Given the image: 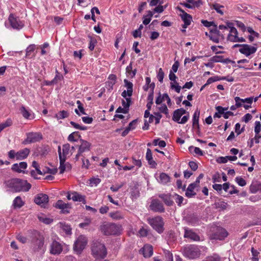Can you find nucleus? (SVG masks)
I'll return each instance as SVG.
<instances>
[{
    "mask_svg": "<svg viewBox=\"0 0 261 261\" xmlns=\"http://www.w3.org/2000/svg\"><path fill=\"white\" fill-rule=\"evenodd\" d=\"M6 186L14 192H28L31 188V185L26 180L14 178L6 181Z\"/></svg>",
    "mask_w": 261,
    "mask_h": 261,
    "instance_id": "f257e3e1",
    "label": "nucleus"
},
{
    "mask_svg": "<svg viewBox=\"0 0 261 261\" xmlns=\"http://www.w3.org/2000/svg\"><path fill=\"white\" fill-rule=\"evenodd\" d=\"M182 252L184 256L191 259L198 258L201 254L199 247L195 245H186L183 247Z\"/></svg>",
    "mask_w": 261,
    "mask_h": 261,
    "instance_id": "f03ea898",
    "label": "nucleus"
},
{
    "mask_svg": "<svg viewBox=\"0 0 261 261\" xmlns=\"http://www.w3.org/2000/svg\"><path fill=\"white\" fill-rule=\"evenodd\" d=\"M33 239L32 243V248L34 251H44V237L36 230L32 231Z\"/></svg>",
    "mask_w": 261,
    "mask_h": 261,
    "instance_id": "7ed1b4c3",
    "label": "nucleus"
},
{
    "mask_svg": "<svg viewBox=\"0 0 261 261\" xmlns=\"http://www.w3.org/2000/svg\"><path fill=\"white\" fill-rule=\"evenodd\" d=\"M147 221L158 233L161 234L164 232L165 223L162 217L157 216L152 218H148Z\"/></svg>",
    "mask_w": 261,
    "mask_h": 261,
    "instance_id": "20e7f679",
    "label": "nucleus"
},
{
    "mask_svg": "<svg viewBox=\"0 0 261 261\" xmlns=\"http://www.w3.org/2000/svg\"><path fill=\"white\" fill-rule=\"evenodd\" d=\"M228 236L227 231L220 226H215L211 228L210 238L211 240H224Z\"/></svg>",
    "mask_w": 261,
    "mask_h": 261,
    "instance_id": "39448f33",
    "label": "nucleus"
},
{
    "mask_svg": "<svg viewBox=\"0 0 261 261\" xmlns=\"http://www.w3.org/2000/svg\"><path fill=\"white\" fill-rule=\"evenodd\" d=\"M92 254L96 258H104L107 255L105 245L100 242H94L92 247Z\"/></svg>",
    "mask_w": 261,
    "mask_h": 261,
    "instance_id": "423d86ee",
    "label": "nucleus"
},
{
    "mask_svg": "<svg viewBox=\"0 0 261 261\" xmlns=\"http://www.w3.org/2000/svg\"><path fill=\"white\" fill-rule=\"evenodd\" d=\"M102 232L107 236L117 235L120 233V227L114 223H107L100 226Z\"/></svg>",
    "mask_w": 261,
    "mask_h": 261,
    "instance_id": "0eeeda50",
    "label": "nucleus"
},
{
    "mask_svg": "<svg viewBox=\"0 0 261 261\" xmlns=\"http://www.w3.org/2000/svg\"><path fill=\"white\" fill-rule=\"evenodd\" d=\"M87 243L86 238L84 236H80L76 239L73 246V249L78 254H80L85 248Z\"/></svg>",
    "mask_w": 261,
    "mask_h": 261,
    "instance_id": "6e6552de",
    "label": "nucleus"
},
{
    "mask_svg": "<svg viewBox=\"0 0 261 261\" xmlns=\"http://www.w3.org/2000/svg\"><path fill=\"white\" fill-rule=\"evenodd\" d=\"M48 196L47 195L43 193H39L36 195L34 201L37 205L42 207L45 208L48 203Z\"/></svg>",
    "mask_w": 261,
    "mask_h": 261,
    "instance_id": "1a4fd4ad",
    "label": "nucleus"
},
{
    "mask_svg": "<svg viewBox=\"0 0 261 261\" xmlns=\"http://www.w3.org/2000/svg\"><path fill=\"white\" fill-rule=\"evenodd\" d=\"M8 21L12 28L16 30H20L24 27V23L21 21L19 17L11 14L8 18Z\"/></svg>",
    "mask_w": 261,
    "mask_h": 261,
    "instance_id": "9d476101",
    "label": "nucleus"
},
{
    "mask_svg": "<svg viewBox=\"0 0 261 261\" xmlns=\"http://www.w3.org/2000/svg\"><path fill=\"white\" fill-rule=\"evenodd\" d=\"M42 138V135L40 133H29L27 134V138L23 142V144H27L35 143L39 141Z\"/></svg>",
    "mask_w": 261,
    "mask_h": 261,
    "instance_id": "9b49d317",
    "label": "nucleus"
},
{
    "mask_svg": "<svg viewBox=\"0 0 261 261\" xmlns=\"http://www.w3.org/2000/svg\"><path fill=\"white\" fill-rule=\"evenodd\" d=\"M63 246L59 242L54 240L50 245L49 252L53 255H59L63 251Z\"/></svg>",
    "mask_w": 261,
    "mask_h": 261,
    "instance_id": "f8f14e48",
    "label": "nucleus"
},
{
    "mask_svg": "<svg viewBox=\"0 0 261 261\" xmlns=\"http://www.w3.org/2000/svg\"><path fill=\"white\" fill-rule=\"evenodd\" d=\"M184 235L185 238L189 239L192 241L198 242L200 241V237L196 232H195L192 229L188 227H184Z\"/></svg>",
    "mask_w": 261,
    "mask_h": 261,
    "instance_id": "ddd939ff",
    "label": "nucleus"
},
{
    "mask_svg": "<svg viewBox=\"0 0 261 261\" xmlns=\"http://www.w3.org/2000/svg\"><path fill=\"white\" fill-rule=\"evenodd\" d=\"M150 208L154 212L161 213L165 212V208L163 203L156 199L152 200L150 205Z\"/></svg>",
    "mask_w": 261,
    "mask_h": 261,
    "instance_id": "4468645a",
    "label": "nucleus"
},
{
    "mask_svg": "<svg viewBox=\"0 0 261 261\" xmlns=\"http://www.w3.org/2000/svg\"><path fill=\"white\" fill-rule=\"evenodd\" d=\"M257 50V47L249 45L247 44H244L243 48L239 49V51L245 55L246 57L254 54Z\"/></svg>",
    "mask_w": 261,
    "mask_h": 261,
    "instance_id": "2eb2a0df",
    "label": "nucleus"
},
{
    "mask_svg": "<svg viewBox=\"0 0 261 261\" xmlns=\"http://www.w3.org/2000/svg\"><path fill=\"white\" fill-rule=\"evenodd\" d=\"M169 78L170 81L173 82H171L170 83V87L172 89H174L175 91L177 93H179L180 91V90L181 89V87L178 85V83H177L176 79H177V76L176 75L172 72V71H170L169 75Z\"/></svg>",
    "mask_w": 261,
    "mask_h": 261,
    "instance_id": "dca6fc26",
    "label": "nucleus"
},
{
    "mask_svg": "<svg viewBox=\"0 0 261 261\" xmlns=\"http://www.w3.org/2000/svg\"><path fill=\"white\" fill-rule=\"evenodd\" d=\"M124 83L125 87L127 88V90H124L121 93V96L124 98H126L127 96L128 97L132 96L133 92V83L126 79L124 80Z\"/></svg>",
    "mask_w": 261,
    "mask_h": 261,
    "instance_id": "f3484780",
    "label": "nucleus"
},
{
    "mask_svg": "<svg viewBox=\"0 0 261 261\" xmlns=\"http://www.w3.org/2000/svg\"><path fill=\"white\" fill-rule=\"evenodd\" d=\"M178 9L179 11L182 13V14H181L180 15L182 20L184 22V24L182 25V28L186 29L191 24L192 17L190 14L185 12L181 9L179 8Z\"/></svg>",
    "mask_w": 261,
    "mask_h": 261,
    "instance_id": "a211bd4d",
    "label": "nucleus"
},
{
    "mask_svg": "<svg viewBox=\"0 0 261 261\" xmlns=\"http://www.w3.org/2000/svg\"><path fill=\"white\" fill-rule=\"evenodd\" d=\"M144 257H150L153 254V247L151 245L145 244L139 251Z\"/></svg>",
    "mask_w": 261,
    "mask_h": 261,
    "instance_id": "6ab92c4d",
    "label": "nucleus"
},
{
    "mask_svg": "<svg viewBox=\"0 0 261 261\" xmlns=\"http://www.w3.org/2000/svg\"><path fill=\"white\" fill-rule=\"evenodd\" d=\"M186 1L187 3H181V5L189 9L198 8L202 5L201 0H198L197 1L194 0H186Z\"/></svg>",
    "mask_w": 261,
    "mask_h": 261,
    "instance_id": "aec40b11",
    "label": "nucleus"
},
{
    "mask_svg": "<svg viewBox=\"0 0 261 261\" xmlns=\"http://www.w3.org/2000/svg\"><path fill=\"white\" fill-rule=\"evenodd\" d=\"M55 206L56 208L61 210L62 213L64 214L69 213L68 209L71 208L69 204L66 203L61 200H58L56 202Z\"/></svg>",
    "mask_w": 261,
    "mask_h": 261,
    "instance_id": "412c9836",
    "label": "nucleus"
},
{
    "mask_svg": "<svg viewBox=\"0 0 261 261\" xmlns=\"http://www.w3.org/2000/svg\"><path fill=\"white\" fill-rule=\"evenodd\" d=\"M80 141L81 144L79 146L78 150L80 153H83L90 150L91 144L89 142L82 139L80 140Z\"/></svg>",
    "mask_w": 261,
    "mask_h": 261,
    "instance_id": "4be33fe9",
    "label": "nucleus"
},
{
    "mask_svg": "<svg viewBox=\"0 0 261 261\" xmlns=\"http://www.w3.org/2000/svg\"><path fill=\"white\" fill-rule=\"evenodd\" d=\"M159 197L161 198L164 203L169 206H172L174 202L172 199V195L170 194H162L159 195Z\"/></svg>",
    "mask_w": 261,
    "mask_h": 261,
    "instance_id": "5701e85b",
    "label": "nucleus"
},
{
    "mask_svg": "<svg viewBox=\"0 0 261 261\" xmlns=\"http://www.w3.org/2000/svg\"><path fill=\"white\" fill-rule=\"evenodd\" d=\"M238 37V32L236 28H231L229 30V33L227 36V40L232 42H236V40Z\"/></svg>",
    "mask_w": 261,
    "mask_h": 261,
    "instance_id": "b1692460",
    "label": "nucleus"
},
{
    "mask_svg": "<svg viewBox=\"0 0 261 261\" xmlns=\"http://www.w3.org/2000/svg\"><path fill=\"white\" fill-rule=\"evenodd\" d=\"M30 151V149L27 148L17 151L16 153V160H21L27 158L29 154Z\"/></svg>",
    "mask_w": 261,
    "mask_h": 261,
    "instance_id": "393cba45",
    "label": "nucleus"
},
{
    "mask_svg": "<svg viewBox=\"0 0 261 261\" xmlns=\"http://www.w3.org/2000/svg\"><path fill=\"white\" fill-rule=\"evenodd\" d=\"M27 167V163L24 162H20L19 164H14L12 165V169L18 173L23 172V169Z\"/></svg>",
    "mask_w": 261,
    "mask_h": 261,
    "instance_id": "a878e982",
    "label": "nucleus"
},
{
    "mask_svg": "<svg viewBox=\"0 0 261 261\" xmlns=\"http://www.w3.org/2000/svg\"><path fill=\"white\" fill-rule=\"evenodd\" d=\"M146 159L148 161V164L152 168H155L157 164L152 159V155L151 150L149 148H147L146 154Z\"/></svg>",
    "mask_w": 261,
    "mask_h": 261,
    "instance_id": "bb28decb",
    "label": "nucleus"
},
{
    "mask_svg": "<svg viewBox=\"0 0 261 261\" xmlns=\"http://www.w3.org/2000/svg\"><path fill=\"white\" fill-rule=\"evenodd\" d=\"M159 182L163 185H167L170 182V177L166 173L162 172L160 174L159 179H157Z\"/></svg>",
    "mask_w": 261,
    "mask_h": 261,
    "instance_id": "cd10ccee",
    "label": "nucleus"
},
{
    "mask_svg": "<svg viewBox=\"0 0 261 261\" xmlns=\"http://www.w3.org/2000/svg\"><path fill=\"white\" fill-rule=\"evenodd\" d=\"M71 199L73 201L82 202L84 204L86 203L85 196L82 195L76 192L71 193Z\"/></svg>",
    "mask_w": 261,
    "mask_h": 261,
    "instance_id": "c85d7f7f",
    "label": "nucleus"
},
{
    "mask_svg": "<svg viewBox=\"0 0 261 261\" xmlns=\"http://www.w3.org/2000/svg\"><path fill=\"white\" fill-rule=\"evenodd\" d=\"M196 188L192 184H190L186 189L185 195L188 198H191L196 195V193L194 191Z\"/></svg>",
    "mask_w": 261,
    "mask_h": 261,
    "instance_id": "c756f323",
    "label": "nucleus"
},
{
    "mask_svg": "<svg viewBox=\"0 0 261 261\" xmlns=\"http://www.w3.org/2000/svg\"><path fill=\"white\" fill-rule=\"evenodd\" d=\"M200 116V111L197 109L193 115V126L194 127H197V128H199V118Z\"/></svg>",
    "mask_w": 261,
    "mask_h": 261,
    "instance_id": "7c9ffc66",
    "label": "nucleus"
},
{
    "mask_svg": "<svg viewBox=\"0 0 261 261\" xmlns=\"http://www.w3.org/2000/svg\"><path fill=\"white\" fill-rule=\"evenodd\" d=\"M210 7L211 9L215 10L218 13L221 14V15L224 14L223 11L221 10V8H223L224 7V6L221 5L218 3H214L211 4L210 5Z\"/></svg>",
    "mask_w": 261,
    "mask_h": 261,
    "instance_id": "2f4dec72",
    "label": "nucleus"
},
{
    "mask_svg": "<svg viewBox=\"0 0 261 261\" xmlns=\"http://www.w3.org/2000/svg\"><path fill=\"white\" fill-rule=\"evenodd\" d=\"M13 204L15 207L20 208L24 204V202L20 196H17L14 199Z\"/></svg>",
    "mask_w": 261,
    "mask_h": 261,
    "instance_id": "473e14b6",
    "label": "nucleus"
},
{
    "mask_svg": "<svg viewBox=\"0 0 261 261\" xmlns=\"http://www.w3.org/2000/svg\"><path fill=\"white\" fill-rule=\"evenodd\" d=\"M126 72L128 74V76H130L131 77H135L137 70L135 69L134 70H132V63H130L129 65H128L126 68Z\"/></svg>",
    "mask_w": 261,
    "mask_h": 261,
    "instance_id": "72a5a7b5",
    "label": "nucleus"
},
{
    "mask_svg": "<svg viewBox=\"0 0 261 261\" xmlns=\"http://www.w3.org/2000/svg\"><path fill=\"white\" fill-rule=\"evenodd\" d=\"M189 150L191 153L194 152L196 154L199 155L200 156L203 155V151L199 147L191 146L189 147Z\"/></svg>",
    "mask_w": 261,
    "mask_h": 261,
    "instance_id": "f704fd0d",
    "label": "nucleus"
},
{
    "mask_svg": "<svg viewBox=\"0 0 261 261\" xmlns=\"http://www.w3.org/2000/svg\"><path fill=\"white\" fill-rule=\"evenodd\" d=\"M81 137V135L79 132H74L71 134H70L68 137V140L70 142H75L77 141V138H80Z\"/></svg>",
    "mask_w": 261,
    "mask_h": 261,
    "instance_id": "c9c22d12",
    "label": "nucleus"
},
{
    "mask_svg": "<svg viewBox=\"0 0 261 261\" xmlns=\"http://www.w3.org/2000/svg\"><path fill=\"white\" fill-rule=\"evenodd\" d=\"M202 261H221V257L217 254L206 257Z\"/></svg>",
    "mask_w": 261,
    "mask_h": 261,
    "instance_id": "e433bc0d",
    "label": "nucleus"
},
{
    "mask_svg": "<svg viewBox=\"0 0 261 261\" xmlns=\"http://www.w3.org/2000/svg\"><path fill=\"white\" fill-rule=\"evenodd\" d=\"M68 116L69 113L67 112V111L63 110L60 111L58 113L56 114L55 115V117L57 119H62L68 117Z\"/></svg>",
    "mask_w": 261,
    "mask_h": 261,
    "instance_id": "4c0bfd02",
    "label": "nucleus"
},
{
    "mask_svg": "<svg viewBox=\"0 0 261 261\" xmlns=\"http://www.w3.org/2000/svg\"><path fill=\"white\" fill-rule=\"evenodd\" d=\"M251 252L252 254L251 260L252 261H258L259 257L258 255L259 254V252L257 250L255 249L253 247H252L251 249Z\"/></svg>",
    "mask_w": 261,
    "mask_h": 261,
    "instance_id": "58836bf2",
    "label": "nucleus"
},
{
    "mask_svg": "<svg viewBox=\"0 0 261 261\" xmlns=\"http://www.w3.org/2000/svg\"><path fill=\"white\" fill-rule=\"evenodd\" d=\"M158 110L160 111L159 113H162L166 115L167 117H169L168 109L165 104H162L161 106L158 107Z\"/></svg>",
    "mask_w": 261,
    "mask_h": 261,
    "instance_id": "ea45409f",
    "label": "nucleus"
},
{
    "mask_svg": "<svg viewBox=\"0 0 261 261\" xmlns=\"http://www.w3.org/2000/svg\"><path fill=\"white\" fill-rule=\"evenodd\" d=\"M70 146L69 144L67 143L63 145L62 146V151L63 155V157L64 159H66V156L69 154V150H70Z\"/></svg>",
    "mask_w": 261,
    "mask_h": 261,
    "instance_id": "a19ab883",
    "label": "nucleus"
},
{
    "mask_svg": "<svg viewBox=\"0 0 261 261\" xmlns=\"http://www.w3.org/2000/svg\"><path fill=\"white\" fill-rule=\"evenodd\" d=\"M60 159V167H59L60 173L62 174L64 173V172L65 170V162L66 159H64V157H63V158H62V157L60 156V159Z\"/></svg>",
    "mask_w": 261,
    "mask_h": 261,
    "instance_id": "79ce46f5",
    "label": "nucleus"
},
{
    "mask_svg": "<svg viewBox=\"0 0 261 261\" xmlns=\"http://www.w3.org/2000/svg\"><path fill=\"white\" fill-rule=\"evenodd\" d=\"M125 98V100H123V99L122 100V105L123 107V108H124L125 109H126V110H128V111L129 107L131 103V99H130V97H126V98Z\"/></svg>",
    "mask_w": 261,
    "mask_h": 261,
    "instance_id": "37998d69",
    "label": "nucleus"
},
{
    "mask_svg": "<svg viewBox=\"0 0 261 261\" xmlns=\"http://www.w3.org/2000/svg\"><path fill=\"white\" fill-rule=\"evenodd\" d=\"M181 115L179 113L178 110H176L173 112L172 119L173 121L176 122H179L180 118L181 117Z\"/></svg>",
    "mask_w": 261,
    "mask_h": 261,
    "instance_id": "c03bdc74",
    "label": "nucleus"
},
{
    "mask_svg": "<svg viewBox=\"0 0 261 261\" xmlns=\"http://www.w3.org/2000/svg\"><path fill=\"white\" fill-rule=\"evenodd\" d=\"M36 48V45L35 44L30 45L26 49L25 55L27 57L30 56L32 52H33Z\"/></svg>",
    "mask_w": 261,
    "mask_h": 261,
    "instance_id": "a18cd8bd",
    "label": "nucleus"
},
{
    "mask_svg": "<svg viewBox=\"0 0 261 261\" xmlns=\"http://www.w3.org/2000/svg\"><path fill=\"white\" fill-rule=\"evenodd\" d=\"M21 113L23 117L25 118L28 119L30 116V112L25 108L24 106H21L20 109Z\"/></svg>",
    "mask_w": 261,
    "mask_h": 261,
    "instance_id": "49530a36",
    "label": "nucleus"
},
{
    "mask_svg": "<svg viewBox=\"0 0 261 261\" xmlns=\"http://www.w3.org/2000/svg\"><path fill=\"white\" fill-rule=\"evenodd\" d=\"M61 226L63 230L67 234H70L71 233V228L69 225L66 224L61 223Z\"/></svg>",
    "mask_w": 261,
    "mask_h": 261,
    "instance_id": "de8ad7c7",
    "label": "nucleus"
},
{
    "mask_svg": "<svg viewBox=\"0 0 261 261\" xmlns=\"http://www.w3.org/2000/svg\"><path fill=\"white\" fill-rule=\"evenodd\" d=\"M164 77V72L163 69L161 68H160L159 69L158 74H157L158 80L161 83H162L163 82Z\"/></svg>",
    "mask_w": 261,
    "mask_h": 261,
    "instance_id": "09e8293b",
    "label": "nucleus"
},
{
    "mask_svg": "<svg viewBox=\"0 0 261 261\" xmlns=\"http://www.w3.org/2000/svg\"><path fill=\"white\" fill-rule=\"evenodd\" d=\"M138 233L139 236L141 237H146L148 234V230L147 228L142 227L139 229Z\"/></svg>",
    "mask_w": 261,
    "mask_h": 261,
    "instance_id": "8fccbe9b",
    "label": "nucleus"
},
{
    "mask_svg": "<svg viewBox=\"0 0 261 261\" xmlns=\"http://www.w3.org/2000/svg\"><path fill=\"white\" fill-rule=\"evenodd\" d=\"M223 57L222 56H214L210 59V61L212 62H221L222 63Z\"/></svg>",
    "mask_w": 261,
    "mask_h": 261,
    "instance_id": "3c124183",
    "label": "nucleus"
},
{
    "mask_svg": "<svg viewBox=\"0 0 261 261\" xmlns=\"http://www.w3.org/2000/svg\"><path fill=\"white\" fill-rule=\"evenodd\" d=\"M235 181L241 187L245 186L246 185V181L240 176H238L236 177Z\"/></svg>",
    "mask_w": 261,
    "mask_h": 261,
    "instance_id": "603ef678",
    "label": "nucleus"
},
{
    "mask_svg": "<svg viewBox=\"0 0 261 261\" xmlns=\"http://www.w3.org/2000/svg\"><path fill=\"white\" fill-rule=\"evenodd\" d=\"M63 79V76L61 74H59V75L58 74L56 75L54 79L52 81H50L49 84H57L59 81H61Z\"/></svg>",
    "mask_w": 261,
    "mask_h": 261,
    "instance_id": "864d4df0",
    "label": "nucleus"
},
{
    "mask_svg": "<svg viewBox=\"0 0 261 261\" xmlns=\"http://www.w3.org/2000/svg\"><path fill=\"white\" fill-rule=\"evenodd\" d=\"M97 43V41L95 39L91 37H90V42H89V49L92 51L95 46L96 43Z\"/></svg>",
    "mask_w": 261,
    "mask_h": 261,
    "instance_id": "5fc2aeb1",
    "label": "nucleus"
},
{
    "mask_svg": "<svg viewBox=\"0 0 261 261\" xmlns=\"http://www.w3.org/2000/svg\"><path fill=\"white\" fill-rule=\"evenodd\" d=\"M175 197V202L177 203V205L179 206H181V204L184 201V197L178 195L177 194H174V195L172 196V197Z\"/></svg>",
    "mask_w": 261,
    "mask_h": 261,
    "instance_id": "6e6d98bb",
    "label": "nucleus"
},
{
    "mask_svg": "<svg viewBox=\"0 0 261 261\" xmlns=\"http://www.w3.org/2000/svg\"><path fill=\"white\" fill-rule=\"evenodd\" d=\"M220 81V77L218 76H215L210 77L206 81V85H208L215 82Z\"/></svg>",
    "mask_w": 261,
    "mask_h": 261,
    "instance_id": "4d7b16f0",
    "label": "nucleus"
},
{
    "mask_svg": "<svg viewBox=\"0 0 261 261\" xmlns=\"http://www.w3.org/2000/svg\"><path fill=\"white\" fill-rule=\"evenodd\" d=\"M210 34H214V35H217V36H218L219 37V36H221L222 38H223V35H220V32L217 29V25L216 24L214 25V28H213L212 29L210 30Z\"/></svg>",
    "mask_w": 261,
    "mask_h": 261,
    "instance_id": "13d9d810",
    "label": "nucleus"
},
{
    "mask_svg": "<svg viewBox=\"0 0 261 261\" xmlns=\"http://www.w3.org/2000/svg\"><path fill=\"white\" fill-rule=\"evenodd\" d=\"M39 220L45 224H49L53 222V219L48 218H45L43 217L39 216L38 217Z\"/></svg>",
    "mask_w": 261,
    "mask_h": 261,
    "instance_id": "bf43d9fd",
    "label": "nucleus"
},
{
    "mask_svg": "<svg viewBox=\"0 0 261 261\" xmlns=\"http://www.w3.org/2000/svg\"><path fill=\"white\" fill-rule=\"evenodd\" d=\"M57 168H53L50 169L48 167H45L44 169H43V172L44 173H48L51 174H55L57 172Z\"/></svg>",
    "mask_w": 261,
    "mask_h": 261,
    "instance_id": "052dcab7",
    "label": "nucleus"
},
{
    "mask_svg": "<svg viewBox=\"0 0 261 261\" xmlns=\"http://www.w3.org/2000/svg\"><path fill=\"white\" fill-rule=\"evenodd\" d=\"M110 216L112 218L115 219H120L122 218L120 213L118 212H116L115 213H111L110 214Z\"/></svg>",
    "mask_w": 261,
    "mask_h": 261,
    "instance_id": "680f3d73",
    "label": "nucleus"
},
{
    "mask_svg": "<svg viewBox=\"0 0 261 261\" xmlns=\"http://www.w3.org/2000/svg\"><path fill=\"white\" fill-rule=\"evenodd\" d=\"M208 37L210 38V40H211L215 43H218L219 42V36L217 35H215L213 34H210L208 35Z\"/></svg>",
    "mask_w": 261,
    "mask_h": 261,
    "instance_id": "e2e57ef3",
    "label": "nucleus"
},
{
    "mask_svg": "<svg viewBox=\"0 0 261 261\" xmlns=\"http://www.w3.org/2000/svg\"><path fill=\"white\" fill-rule=\"evenodd\" d=\"M124 185V183H122L119 185H116L115 186H112L110 187V189L113 192H117L120 188H121Z\"/></svg>",
    "mask_w": 261,
    "mask_h": 261,
    "instance_id": "0e129e2a",
    "label": "nucleus"
},
{
    "mask_svg": "<svg viewBox=\"0 0 261 261\" xmlns=\"http://www.w3.org/2000/svg\"><path fill=\"white\" fill-rule=\"evenodd\" d=\"M216 161L218 163L220 164H224L226 163L228 161V157L227 156L223 157V156H220L219 157L217 160Z\"/></svg>",
    "mask_w": 261,
    "mask_h": 261,
    "instance_id": "69168bd1",
    "label": "nucleus"
},
{
    "mask_svg": "<svg viewBox=\"0 0 261 261\" xmlns=\"http://www.w3.org/2000/svg\"><path fill=\"white\" fill-rule=\"evenodd\" d=\"M255 125L254 132L256 135H257L260 131L261 124L259 121H256Z\"/></svg>",
    "mask_w": 261,
    "mask_h": 261,
    "instance_id": "338daca9",
    "label": "nucleus"
},
{
    "mask_svg": "<svg viewBox=\"0 0 261 261\" xmlns=\"http://www.w3.org/2000/svg\"><path fill=\"white\" fill-rule=\"evenodd\" d=\"M201 23L203 24L204 26L206 27H210L211 26L214 27V25H215L213 21H208L206 20H202Z\"/></svg>",
    "mask_w": 261,
    "mask_h": 261,
    "instance_id": "774afa93",
    "label": "nucleus"
}]
</instances>
